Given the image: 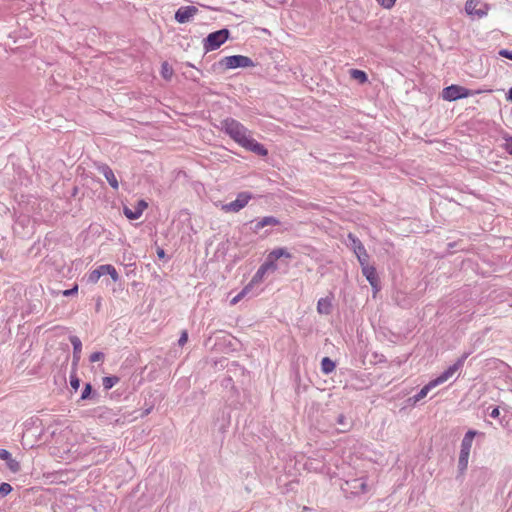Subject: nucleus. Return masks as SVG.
Wrapping results in <instances>:
<instances>
[{
    "mask_svg": "<svg viewBox=\"0 0 512 512\" xmlns=\"http://www.w3.org/2000/svg\"><path fill=\"white\" fill-rule=\"evenodd\" d=\"M252 199V195L248 192H241L237 195L236 200L222 205L221 209L224 212H238L243 209L248 202Z\"/></svg>",
    "mask_w": 512,
    "mask_h": 512,
    "instance_id": "8",
    "label": "nucleus"
},
{
    "mask_svg": "<svg viewBox=\"0 0 512 512\" xmlns=\"http://www.w3.org/2000/svg\"><path fill=\"white\" fill-rule=\"evenodd\" d=\"M119 382V378L117 376H107L102 380L103 387L108 390L111 389Z\"/></svg>",
    "mask_w": 512,
    "mask_h": 512,
    "instance_id": "24",
    "label": "nucleus"
},
{
    "mask_svg": "<svg viewBox=\"0 0 512 512\" xmlns=\"http://www.w3.org/2000/svg\"><path fill=\"white\" fill-rule=\"evenodd\" d=\"M105 268L106 264L100 265L98 268L92 270L87 276L88 282L96 284L103 275H106Z\"/></svg>",
    "mask_w": 512,
    "mask_h": 512,
    "instance_id": "16",
    "label": "nucleus"
},
{
    "mask_svg": "<svg viewBox=\"0 0 512 512\" xmlns=\"http://www.w3.org/2000/svg\"><path fill=\"white\" fill-rule=\"evenodd\" d=\"M476 435L484 436V433L478 432L476 430H468L462 439L458 460V470L460 474H463L467 469L471 447Z\"/></svg>",
    "mask_w": 512,
    "mask_h": 512,
    "instance_id": "2",
    "label": "nucleus"
},
{
    "mask_svg": "<svg viewBox=\"0 0 512 512\" xmlns=\"http://www.w3.org/2000/svg\"><path fill=\"white\" fill-rule=\"evenodd\" d=\"M12 491V487L8 483H2L0 485V497L8 495Z\"/></svg>",
    "mask_w": 512,
    "mask_h": 512,
    "instance_id": "30",
    "label": "nucleus"
},
{
    "mask_svg": "<svg viewBox=\"0 0 512 512\" xmlns=\"http://www.w3.org/2000/svg\"><path fill=\"white\" fill-rule=\"evenodd\" d=\"M7 466L12 472H18L20 470L19 462L12 457L7 461Z\"/></svg>",
    "mask_w": 512,
    "mask_h": 512,
    "instance_id": "28",
    "label": "nucleus"
},
{
    "mask_svg": "<svg viewBox=\"0 0 512 512\" xmlns=\"http://www.w3.org/2000/svg\"><path fill=\"white\" fill-rule=\"evenodd\" d=\"M339 422H343V416H340Z\"/></svg>",
    "mask_w": 512,
    "mask_h": 512,
    "instance_id": "46",
    "label": "nucleus"
},
{
    "mask_svg": "<svg viewBox=\"0 0 512 512\" xmlns=\"http://www.w3.org/2000/svg\"><path fill=\"white\" fill-rule=\"evenodd\" d=\"M281 257L291 258L292 255L285 248H276L272 250L261 265L267 272L277 270V260Z\"/></svg>",
    "mask_w": 512,
    "mask_h": 512,
    "instance_id": "6",
    "label": "nucleus"
},
{
    "mask_svg": "<svg viewBox=\"0 0 512 512\" xmlns=\"http://www.w3.org/2000/svg\"><path fill=\"white\" fill-rule=\"evenodd\" d=\"M507 100L512 102V87L508 91Z\"/></svg>",
    "mask_w": 512,
    "mask_h": 512,
    "instance_id": "43",
    "label": "nucleus"
},
{
    "mask_svg": "<svg viewBox=\"0 0 512 512\" xmlns=\"http://www.w3.org/2000/svg\"><path fill=\"white\" fill-rule=\"evenodd\" d=\"M500 423L504 429L512 433V412H505L500 420Z\"/></svg>",
    "mask_w": 512,
    "mask_h": 512,
    "instance_id": "22",
    "label": "nucleus"
},
{
    "mask_svg": "<svg viewBox=\"0 0 512 512\" xmlns=\"http://www.w3.org/2000/svg\"><path fill=\"white\" fill-rule=\"evenodd\" d=\"M350 76L352 79L358 81L361 84H364L368 81L367 74L359 69H351L350 70Z\"/></svg>",
    "mask_w": 512,
    "mask_h": 512,
    "instance_id": "20",
    "label": "nucleus"
},
{
    "mask_svg": "<svg viewBox=\"0 0 512 512\" xmlns=\"http://www.w3.org/2000/svg\"><path fill=\"white\" fill-rule=\"evenodd\" d=\"M104 359V354L102 352H94L90 355L91 362H98Z\"/></svg>",
    "mask_w": 512,
    "mask_h": 512,
    "instance_id": "31",
    "label": "nucleus"
},
{
    "mask_svg": "<svg viewBox=\"0 0 512 512\" xmlns=\"http://www.w3.org/2000/svg\"><path fill=\"white\" fill-rule=\"evenodd\" d=\"M197 13L198 9L195 6L180 7L175 13V20L178 23H186Z\"/></svg>",
    "mask_w": 512,
    "mask_h": 512,
    "instance_id": "11",
    "label": "nucleus"
},
{
    "mask_svg": "<svg viewBox=\"0 0 512 512\" xmlns=\"http://www.w3.org/2000/svg\"><path fill=\"white\" fill-rule=\"evenodd\" d=\"M480 91H472L465 87L452 84L450 85V101H455L461 98H466L468 96H473L479 94Z\"/></svg>",
    "mask_w": 512,
    "mask_h": 512,
    "instance_id": "10",
    "label": "nucleus"
},
{
    "mask_svg": "<svg viewBox=\"0 0 512 512\" xmlns=\"http://www.w3.org/2000/svg\"><path fill=\"white\" fill-rule=\"evenodd\" d=\"M174 74L173 68L168 62H163L161 65V76L165 80H171L172 76Z\"/></svg>",
    "mask_w": 512,
    "mask_h": 512,
    "instance_id": "23",
    "label": "nucleus"
},
{
    "mask_svg": "<svg viewBox=\"0 0 512 512\" xmlns=\"http://www.w3.org/2000/svg\"><path fill=\"white\" fill-rule=\"evenodd\" d=\"M150 413V409L146 410L145 415Z\"/></svg>",
    "mask_w": 512,
    "mask_h": 512,
    "instance_id": "44",
    "label": "nucleus"
},
{
    "mask_svg": "<svg viewBox=\"0 0 512 512\" xmlns=\"http://www.w3.org/2000/svg\"><path fill=\"white\" fill-rule=\"evenodd\" d=\"M106 275H109L114 282L119 281V274L115 267L111 264H106Z\"/></svg>",
    "mask_w": 512,
    "mask_h": 512,
    "instance_id": "26",
    "label": "nucleus"
},
{
    "mask_svg": "<svg viewBox=\"0 0 512 512\" xmlns=\"http://www.w3.org/2000/svg\"><path fill=\"white\" fill-rule=\"evenodd\" d=\"M267 271L260 266L257 270V272L252 277L251 281L247 284V286H250L252 289L255 285L261 283L266 275Z\"/></svg>",
    "mask_w": 512,
    "mask_h": 512,
    "instance_id": "19",
    "label": "nucleus"
},
{
    "mask_svg": "<svg viewBox=\"0 0 512 512\" xmlns=\"http://www.w3.org/2000/svg\"><path fill=\"white\" fill-rule=\"evenodd\" d=\"M157 256L160 258V259H163L165 257V252L163 249L161 248H158L157 250Z\"/></svg>",
    "mask_w": 512,
    "mask_h": 512,
    "instance_id": "42",
    "label": "nucleus"
},
{
    "mask_svg": "<svg viewBox=\"0 0 512 512\" xmlns=\"http://www.w3.org/2000/svg\"><path fill=\"white\" fill-rule=\"evenodd\" d=\"M148 207V203L145 200H139L134 207V209H131L129 207H124L123 212L124 215L130 219V220H136L141 217L144 210Z\"/></svg>",
    "mask_w": 512,
    "mask_h": 512,
    "instance_id": "12",
    "label": "nucleus"
},
{
    "mask_svg": "<svg viewBox=\"0 0 512 512\" xmlns=\"http://www.w3.org/2000/svg\"><path fill=\"white\" fill-rule=\"evenodd\" d=\"M335 363L328 357H324L321 361V370L324 374H330L335 370Z\"/></svg>",
    "mask_w": 512,
    "mask_h": 512,
    "instance_id": "21",
    "label": "nucleus"
},
{
    "mask_svg": "<svg viewBox=\"0 0 512 512\" xmlns=\"http://www.w3.org/2000/svg\"><path fill=\"white\" fill-rule=\"evenodd\" d=\"M71 344L73 345V359L75 362H78L81 357L82 351V343L80 339L76 336H72L70 338Z\"/></svg>",
    "mask_w": 512,
    "mask_h": 512,
    "instance_id": "17",
    "label": "nucleus"
},
{
    "mask_svg": "<svg viewBox=\"0 0 512 512\" xmlns=\"http://www.w3.org/2000/svg\"><path fill=\"white\" fill-rule=\"evenodd\" d=\"M279 224V220L272 216L263 217L260 221H258L255 225L256 231L264 228L265 226H276Z\"/></svg>",
    "mask_w": 512,
    "mask_h": 512,
    "instance_id": "18",
    "label": "nucleus"
},
{
    "mask_svg": "<svg viewBox=\"0 0 512 512\" xmlns=\"http://www.w3.org/2000/svg\"><path fill=\"white\" fill-rule=\"evenodd\" d=\"M441 95H442V98H443L444 100H448V97H449V94H448V87L443 88Z\"/></svg>",
    "mask_w": 512,
    "mask_h": 512,
    "instance_id": "40",
    "label": "nucleus"
},
{
    "mask_svg": "<svg viewBox=\"0 0 512 512\" xmlns=\"http://www.w3.org/2000/svg\"><path fill=\"white\" fill-rule=\"evenodd\" d=\"M332 296L320 298L317 302V312L319 314L328 315L332 311Z\"/></svg>",
    "mask_w": 512,
    "mask_h": 512,
    "instance_id": "15",
    "label": "nucleus"
},
{
    "mask_svg": "<svg viewBox=\"0 0 512 512\" xmlns=\"http://www.w3.org/2000/svg\"><path fill=\"white\" fill-rule=\"evenodd\" d=\"M78 292V285H74L73 288L71 289H68V290H64L63 291V295L64 296H71V295H74Z\"/></svg>",
    "mask_w": 512,
    "mask_h": 512,
    "instance_id": "36",
    "label": "nucleus"
},
{
    "mask_svg": "<svg viewBox=\"0 0 512 512\" xmlns=\"http://www.w3.org/2000/svg\"><path fill=\"white\" fill-rule=\"evenodd\" d=\"M361 270L375 291H378V276L375 267L368 264L361 267Z\"/></svg>",
    "mask_w": 512,
    "mask_h": 512,
    "instance_id": "13",
    "label": "nucleus"
},
{
    "mask_svg": "<svg viewBox=\"0 0 512 512\" xmlns=\"http://www.w3.org/2000/svg\"><path fill=\"white\" fill-rule=\"evenodd\" d=\"M70 384L74 390H77L80 385V380L76 376H71Z\"/></svg>",
    "mask_w": 512,
    "mask_h": 512,
    "instance_id": "35",
    "label": "nucleus"
},
{
    "mask_svg": "<svg viewBox=\"0 0 512 512\" xmlns=\"http://www.w3.org/2000/svg\"><path fill=\"white\" fill-rule=\"evenodd\" d=\"M377 3L384 9H391L394 7L396 0H376Z\"/></svg>",
    "mask_w": 512,
    "mask_h": 512,
    "instance_id": "29",
    "label": "nucleus"
},
{
    "mask_svg": "<svg viewBox=\"0 0 512 512\" xmlns=\"http://www.w3.org/2000/svg\"><path fill=\"white\" fill-rule=\"evenodd\" d=\"M490 417L492 418H499L500 416V410L498 407H495L492 409V411L489 413Z\"/></svg>",
    "mask_w": 512,
    "mask_h": 512,
    "instance_id": "39",
    "label": "nucleus"
},
{
    "mask_svg": "<svg viewBox=\"0 0 512 512\" xmlns=\"http://www.w3.org/2000/svg\"><path fill=\"white\" fill-rule=\"evenodd\" d=\"M252 289L250 286H245L240 293H238L235 297L231 300V305L237 304L239 301H241Z\"/></svg>",
    "mask_w": 512,
    "mask_h": 512,
    "instance_id": "25",
    "label": "nucleus"
},
{
    "mask_svg": "<svg viewBox=\"0 0 512 512\" xmlns=\"http://www.w3.org/2000/svg\"><path fill=\"white\" fill-rule=\"evenodd\" d=\"M99 171L103 174V176L106 178V180L113 189L117 190L119 188L118 180L114 172L108 165H102L99 168Z\"/></svg>",
    "mask_w": 512,
    "mask_h": 512,
    "instance_id": "14",
    "label": "nucleus"
},
{
    "mask_svg": "<svg viewBox=\"0 0 512 512\" xmlns=\"http://www.w3.org/2000/svg\"><path fill=\"white\" fill-rule=\"evenodd\" d=\"M90 393H91V385L90 384H86V386H85V388H84V390L82 392L81 398L82 399L88 398Z\"/></svg>",
    "mask_w": 512,
    "mask_h": 512,
    "instance_id": "37",
    "label": "nucleus"
},
{
    "mask_svg": "<svg viewBox=\"0 0 512 512\" xmlns=\"http://www.w3.org/2000/svg\"><path fill=\"white\" fill-rule=\"evenodd\" d=\"M339 422H343V416H340Z\"/></svg>",
    "mask_w": 512,
    "mask_h": 512,
    "instance_id": "45",
    "label": "nucleus"
},
{
    "mask_svg": "<svg viewBox=\"0 0 512 512\" xmlns=\"http://www.w3.org/2000/svg\"><path fill=\"white\" fill-rule=\"evenodd\" d=\"M359 487H360L362 492H366L368 490V486H367V483L365 481L360 482Z\"/></svg>",
    "mask_w": 512,
    "mask_h": 512,
    "instance_id": "41",
    "label": "nucleus"
},
{
    "mask_svg": "<svg viewBox=\"0 0 512 512\" xmlns=\"http://www.w3.org/2000/svg\"><path fill=\"white\" fill-rule=\"evenodd\" d=\"M188 341V334L186 331H183L180 338H179V345L180 346H183L186 344V342Z\"/></svg>",
    "mask_w": 512,
    "mask_h": 512,
    "instance_id": "38",
    "label": "nucleus"
},
{
    "mask_svg": "<svg viewBox=\"0 0 512 512\" xmlns=\"http://www.w3.org/2000/svg\"><path fill=\"white\" fill-rule=\"evenodd\" d=\"M220 63L226 69L248 68L255 66V63L252 61V59L244 55L227 56L224 57Z\"/></svg>",
    "mask_w": 512,
    "mask_h": 512,
    "instance_id": "4",
    "label": "nucleus"
},
{
    "mask_svg": "<svg viewBox=\"0 0 512 512\" xmlns=\"http://www.w3.org/2000/svg\"><path fill=\"white\" fill-rule=\"evenodd\" d=\"M466 358H467V354H464V355H462V357L460 359H458V361L456 363H454L453 365H450V377H452V375L463 366V363Z\"/></svg>",
    "mask_w": 512,
    "mask_h": 512,
    "instance_id": "27",
    "label": "nucleus"
},
{
    "mask_svg": "<svg viewBox=\"0 0 512 512\" xmlns=\"http://www.w3.org/2000/svg\"><path fill=\"white\" fill-rule=\"evenodd\" d=\"M504 149L512 155V137H505Z\"/></svg>",
    "mask_w": 512,
    "mask_h": 512,
    "instance_id": "32",
    "label": "nucleus"
},
{
    "mask_svg": "<svg viewBox=\"0 0 512 512\" xmlns=\"http://www.w3.org/2000/svg\"><path fill=\"white\" fill-rule=\"evenodd\" d=\"M448 372L445 371L441 376L438 378L430 381L427 385H425L418 394L414 395L410 400H413V403H417L423 398L427 396V394L436 386H438L441 383H444L447 380Z\"/></svg>",
    "mask_w": 512,
    "mask_h": 512,
    "instance_id": "9",
    "label": "nucleus"
},
{
    "mask_svg": "<svg viewBox=\"0 0 512 512\" xmlns=\"http://www.w3.org/2000/svg\"><path fill=\"white\" fill-rule=\"evenodd\" d=\"M339 422H343V416H340Z\"/></svg>",
    "mask_w": 512,
    "mask_h": 512,
    "instance_id": "47",
    "label": "nucleus"
},
{
    "mask_svg": "<svg viewBox=\"0 0 512 512\" xmlns=\"http://www.w3.org/2000/svg\"><path fill=\"white\" fill-rule=\"evenodd\" d=\"M498 54L501 56V57H504V58H507V59H510L512 60V51L511 50H508V49H501Z\"/></svg>",
    "mask_w": 512,
    "mask_h": 512,
    "instance_id": "34",
    "label": "nucleus"
},
{
    "mask_svg": "<svg viewBox=\"0 0 512 512\" xmlns=\"http://www.w3.org/2000/svg\"><path fill=\"white\" fill-rule=\"evenodd\" d=\"M348 239L351 242V248L357 257L360 266L363 267L365 265H368L369 255L362 242L352 233L348 234Z\"/></svg>",
    "mask_w": 512,
    "mask_h": 512,
    "instance_id": "7",
    "label": "nucleus"
},
{
    "mask_svg": "<svg viewBox=\"0 0 512 512\" xmlns=\"http://www.w3.org/2000/svg\"><path fill=\"white\" fill-rule=\"evenodd\" d=\"M229 37L227 29H221L210 33L204 40L203 47L206 52L218 49Z\"/></svg>",
    "mask_w": 512,
    "mask_h": 512,
    "instance_id": "3",
    "label": "nucleus"
},
{
    "mask_svg": "<svg viewBox=\"0 0 512 512\" xmlns=\"http://www.w3.org/2000/svg\"><path fill=\"white\" fill-rule=\"evenodd\" d=\"M490 6L481 0H467L465 11L471 18L481 19L488 14Z\"/></svg>",
    "mask_w": 512,
    "mask_h": 512,
    "instance_id": "5",
    "label": "nucleus"
},
{
    "mask_svg": "<svg viewBox=\"0 0 512 512\" xmlns=\"http://www.w3.org/2000/svg\"><path fill=\"white\" fill-rule=\"evenodd\" d=\"M11 453L7 451L6 449H0V459L4 461H8L11 458Z\"/></svg>",
    "mask_w": 512,
    "mask_h": 512,
    "instance_id": "33",
    "label": "nucleus"
},
{
    "mask_svg": "<svg viewBox=\"0 0 512 512\" xmlns=\"http://www.w3.org/2000/svg\"><path fill=\"white\" fill-rule=\"evenodd\" d=\"M222 129L238 145L260 156H267L268 150L250 136L249 130L239 121L227 118L222 121Z\"/></svg>",
    "mask_w": 512,
    "mask_h": 512,
    "instance_id": "1",
    "label": "nucleus"
}]
</instances>
